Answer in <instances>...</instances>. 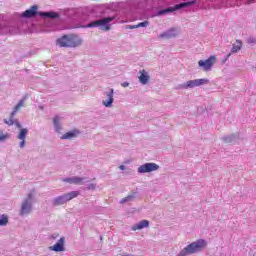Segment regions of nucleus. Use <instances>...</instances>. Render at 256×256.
<instances>
[{"label":"nucleus","mask_w":256,"mask_h":256,"mask_svg":"<svg viewBox=\"0 0 256 256\" xmlns=\"http://www.w3.org/2000/svg\"><path fill=\"white\" fill-rule=\"evenodd\" d=\"M207 247V242L203 239H199L195 242L184 247L177 256H187L194 255V253H199V251H203Z\"/></svg>","instance_id":"f257e3e1"},{"label":"nucleus","mask_w":256,"mask_h":256,"mask_svg":"<svg viewBox=\"0 0 256 256\" xmlns=\"http://www.w3.org/2000/svg\"><path fill=\"white\" fill-rule=\"evenodd\" d=\"M83 43V40L77 35H64L57 40L59 47H79Z\"/></svg>","instance_id":"f03ea898"},{"label":"nucleus","mask_w":256,"mask_h":256,"mask_svg":"<svg viewBox=\"0 0 256 256\" xmlns=\"http://www.w3.org/2000/svg\"><path fill=\"white\" fill-rule=\"evenodd\" d=\"M114 19L115 17H107L100 20H96L88 24V27H101L102 31H109V29H111V24L109 23Z\"/></svg>","instance_id":"7ed1b4c3"},{"label":"nucleus","mask_w":256,"mask_h":256,"mask_svg":"<svg viewBox=\"0 0 256 256\" xmlns=\"http://www.w3.org/2000/svg\"><path fill=\"white\" fill-rule=\"evenodd\" d=\"M215 63H217L216 56H210L207 60L198 61V65L199 67H202L203 71H211Z\"/></svg>","instance_id":"20e7f679"},{"label":"nucleus","mask_w":256,"mask_h":256,"mask_svg":"<svg viewBox=\"0 0 256 256\" xmlns=\"http://www.w3.org/2000/svg\"><path fill=\"white\" fill-rule=\"evenodd\" d=\"M191 5H193V2H183V3L177 4L173 7H169V8L160 10L158 12V15H165L167 13H173V11H179V9H185V7H189Z\"/></svg>","instance_id":"39448f33"},{"label":"nucleus","mask_w":256,"mask_h":256,"mask_svg":"<svg viewBox=\"0 0 256 256\" xmlns=\"http://www.w3.org/2000/svg\"><path fill=\"white\" fill-rule=\"evenodd\" d=\"M31 199H33V194H28V199L22 203L20 215H29L31 213V209H33Z\"/></svg>","instance_id":"423d86ee"},{"label":"nucleus","mask_w":256,"mask_h":256,"mask_svg":"<svg viewBox=\"0 0 256 256\" xmlns=\"http://www.w3.org/2000/svg\"><path fill=\"white\" fill-rule=\"evenodd\" d=\"M159 165L156 163H145L138 168V173H151V171H157Z\"/></svg>","instance_id":"0eeeda50"},{"label":"nucleus","mask_w":256,"mask_h":256,"mask_svg":"<svg viewBox=\"0 0 256 256\" xmlns=\"http://www.w3.org/2000/svg\"><path fill=\"white\" fill-rule=\"evenodd\" d=\"M24 105H25V100H20L19 103L14 107V110L10 115V119L4 120V123H6V125H13L14 123L13 118L15 117V113H17V111H19V109H21V107H23Z\"/></svg>","instance_id":"6e6552de"},{"label":"nucleus","mask_w":256,"mask_h":256,"mask_svg":"<svg viewBox=\"0 0 256 256\" xmlns=\"http://www.w3.org/2000/svg\"><path fill=\"white\" fill-rule=\"evenodd\" d=\"M50 250L56 253L65 251V237L60 238L56 244L50 247Z\"/></svg>","instance_id":"1a4fd4ad"},{"label":"nucleus","mask_w":256,"mask_h":256,"mask_svg":"<svg viewBox=\"0 0 256 256\" xmlns=\"http://www.w3.org/2000/svg\"><path fill=\"white\" fill-rule=\"evenodd\" d=\"M64 183H71L73 185H83L84 179L81 177L65 178Z\"/></svg>","instance_id":"9d476101"},{"label":"nucleus","mask_w":256,"mask_h":256,"mask_svg":"<svg viewBox=\"0 0 256 256\" xmlns=\"http://www.w3.org/2000/svg\"><path fill=\"white\" fill-rule=\"evenodd\" d=\"M79 133V130L75 129L70 132H66L60 137V139H75V137H77Z\"/></svg>","instance_id":"9b49d317"},{"label":"nucleus","mask_w":256,"mask_h":256,"mask_svg":"<svg viewBox=\"0 0 256 256\" xmlns=\"http://www.w3.org/2000/svg\"><path fill=\"white\" fill-rule=\"evenodd\" d=\"M37 15V6H32L31 9L24 11L22 17L31 18Z\"/></svg>","instance_id":"f8f14e48"},{"label":"nucleus","mask_w":256,"mask_h":256,"mask_svg":"<svg viewBox=\"0 0 256 256\" xmlns=\"http://www.w3.org/2000/svg\"><path fill=\"white\" fill-rule=\"evenodd\" d=\"M27 137V129H20V133L18 135V139H20V147H25V138Z\"/></svg>","instance_id":"ddd939ff"},{"label":"nucleus","mask_w":256,"mask_h":256,"mask_svg":"<svg viewBox=\"0 0 256 256\" xmlns=\"http://www.w3.org/2000/svg\"><path fill=\"white\" fill-rule=\"evenodd\" d=\"M176 36H177V33L175 32V29H171L168 32H164L160 34L161 39H171V37H176Z\"/></svg>","instance_id":"4468645a"},{"label":"nucleus","mask_w":256,"mask_h":256,"mask_svg":"<svg viewBox=\"0 0 256 256\" xmlns=\"http://www.w3.org/2000/svg\"><path fill=\"white\" fill-rule=\"evenodd\" d=\"M141 75L139 76V81L142 85H147L149 83V75H147V72L145 70L140 72Z\"/></svg>","instance_id":"2eb2a0df"},{"label":"nucleus","mask_w":256,"mask_h":256,"mask_svg":"<svg viewBox=\"0 0 256 256\" xmlns=\"http://www.w3.org/2000/svg\"><path fill=\"white\" fill-rule=\"evenodd\" d=\"M242 47L243 42H241V40H236V43L232 46L231 53H238V51H241Z\"/></svg>","instance_id":"dca6fc26"},{"label":"nucleus","mask_w":256,"mask_h":256,"mask_svg":"<svg viewBox=\"0 0 256 256\" xmlns=\"http://www.w3.org/2000/svg\"><path fill=\"white\" fill-rule=\"evenodd\" d=\"M113 93V89H110V92L107 93L108 101L104 102L105 107H111L113 105Z\"/></svg>","instance_id":"f3484780"},{"label":"nucleus","mask_w":256,"mask_h":256,"mask_svg":"<svg viewBox=\"0 0 256 256\" xmlns=\"http://www.w3.org/2000/svg\"><path fill=\"white\" fill-rule=\"evenodd\" d=\"M66 201H71V199H75V197H79V191H72L64 194Z\"/></svg>","instance_id":"a211bd4d"},{"label":"nucleus","mask_w":256,"mask_h":256,"mask_svg":"<svg viewBox=\"0 0 256 256\" xmlns=\"http://www.w3.org/2000/svg\"><path fill=\"white\" fill-rule=\"evenodd\" d=\"M65 203H67L65 195L59 196L53 201V205H65Z\"/></svg>","instance_id":"6ab92c4d"},{"label":"nucleus","mask_w":256,"mask_h":256,"mask_svg":"<svg viewBox=\"0 0 256 256\" xmlns=\"http://www.w3.org/2000/svg\"><path fill=\"white\" fill-rule=\"evenodd\" d=\"M40 15L42 17H48L49 19H57V17H59V14L56 12H42Z\"/></svg>","instance_id":"aec40b11"},{"label":"nucleus","mask_w":256,"mask_h":256,"mask_svg":"<svg viewBox=\"0 0 256 256\" xmlns=\"http://www.w3.org/2000/svg\"><path fill=\"white\" fill-rule=\"evenodd\" d=\"M181 89H192L193 87H195V83L193 80H189L186 84H182Z\"/></svg>","instance_id":"412c9836"},{"label":"nucleus","mask_w":256,"mask_h":256,"mask_svg":"<svg viewBox=\"0 0 256 256\" xmlns=\"http://www.w3.org/2000/svg\"><path fill=\"white\" fill-rule=\"evenodd\" d=\"M59 121H60L59 116H55L53 122L57 132L61 131V124L59 123Z\"/></svg>","instance_id":"4be33fe9"},{"label":"nucleus","mask_w":256,"mask_h":256,"mask_svg":"<svg viewBox=\"0 0 256 256\" xmlns=\"http://www.w3.org/2000/svg\"><path fill=\"white\" fill-rule=\"evenodd\" d=\"M7 223H9V217L4 214L0 218V225H7Z\"/></svg>","instance_id":"5701e85b"},{"label":"nucleus","mask_w":256,"mask_h":256,"mask_svg":"<svg viewBox=\"0 0 256 256\" xmlns=\"http://www.w3.org/2000/svg\"><path fill=\"white\" fill-rule=\"evenodd\" d=\"M197 80H198V86L207 85L209 83V80L205 79V78H201V79H197Z\"/></svg>","instance_id":"b1692460"},{"label":"nucleus","mask_w":256,"mask_h":256,"mask_svg":"<svg viewBox=\"0 0 256 256\" xmlns=\"http://www.w3.org/2000/svg\"><path fill=\"white\" fill-rule=\"evenodd\" d=\"M131 199H135V194L127 196L126 198L122 199L120 203H127V201H131Z\"/></svg>","instance_id":"393cba45"},{"label":"nucleus","mask_w":256,"mask_h":256,"mask_svg":"<svg viewBox=\"0 0 256 256\" xmlns=\"http://www.w3.org/2000/svg\"><path fill=\"white\" fill-rule=\"evenodd\" d=\"M144 227H147V225H138V226H133L131 228V231H141Z\"/></svg>","instance_id":"a878e982"},{"label":"nucleus","mask_w":256,"mask_h":256,"mask_svg":"<svg viewBox=\"0 0 256 256\" xmlns=\"http://www.w3.org/2000/svg\"><path fill=\"white\" fill-rule=\"evenodd\" d=\"M147 25H149V21H144V22H140L136 25V27H147Z\"/></svg>","instance_id":"bb28decb"},{"label":"nucleus","mask_w":256,"mask_h":256,"mask_svg":"<svg viewBox=\"0 0 256 256\" xmlns=\"http://www.w3.org/2000/svg\"><path fill=\"white\" fill-rule=\"evenodd\" d=\"M7 137H9V135H4L0 132V141L7 139Z\"/></svg>","instance_id":"cd10ccee"},{"label":"nucleus","mask_w":256,"mask_h":256,"mask_svg":"<svg viewBox=\"0 0 256 256\" xmlns=\"http://www.w3.org/2000/svg\"><path fill=\"white\" fill-rule=\"evenodd\" d=\"M139 225H149V221L148 220H142L139 222Z\"/></svg>","instance_id":"c85d7f7f"},{"label":"nucleus","mask_w":256,"mask_h":256,"mask_svg":"<svg viewBox=\"0 0 256 256\" xmlns=\"http://www.w3.org/2000/svg\"><path fill=\"white\" fill-rule=\"evenodd\" d=\"M194 81V87H199V82H198V80L196 79V80H193Z\"/></svg>","instance_id":"c756f323"},{"label":"nucleus","mask_w":256,"mask_h":256,"mask_svg":"<svg viewBox=\"0 0 256 256\" xmlns=\"http://www.w3.org/2000/svg\"><path fill=\"white\" fill-rule=\"evenodd\" d=\"M121 85H122L123 87H129V83H128V82H123Z\"/></svg>","instance_id":"7c9ffc66"},{"label":"nucleus","mask_w":256,"mask_h":256,"mask_svg":"<svg viewBox=\"0 0 256 256\" xmlns=\"http://www.w3.org/2000/svg\"><path fill=\"white\" fill-rule=\"evenodd\" d=\"M129 29H138L137 25L130 26Z\"/></svg>","instance_id":"2f4dec72"},{"label":"nucleus","mask_w":256,"mask_h":256,"mask_svg":"<svg viewBox=\"0 0 256 256\" xmlns=\"http://www.w3.org/2000/svg\"><path fill=\"white\" fill-rule=\"evenodd\" d=\"M119 169H121V171H125V167L123 165H120Z\"/></svg>","instance_id":"473e14b6"},{"label":"nucleus","mask_w":256,"mask_h":256,"mask_svg":"<svg viewBox=\"0 0 256 256\" xmlns=\"http://www.w3.org/2000/svg\"><path fill=\"white\" fill-rule=\"evenodd\" d=\"M16 127H18L19 129H21V124L16 123Z\"/></svg>","instance_id":"72a5a7b5"},{"label":"nucleus","mask_w":256,"mask_h":256,"mask_svg":"<svg viewBox=\"0 0 256 256\" xmlns=\"http://www.w3.org/2000/svg\"><path fill=\"white\" fill-rule=\"evenodd\" d=\"M89 189H95V185L92 184Z\"/></svg>","instance_id":"f704fd0d"},{"label":"nucleus","mask_w":256,"mask_h":256,"mask_svg":"<svg viewBox=\"0 0 256 256\" xmlns=\"http://www.w3.org/2000/svg\"><path fill=\"white\" fill-rule=\"evenodd\" d=\"M248 3H253V0H248Z\"/></svg>","instance_id":"c9c22d12"}]
</instances>
